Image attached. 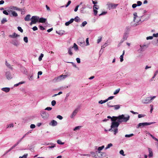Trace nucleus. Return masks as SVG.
I'll return each mask as SVG.
<instances>
[{
	"label": "nucleus",
	"mask_w": 158,
	"mask_h": 158,
	"mask_svg": "<svg viewBox=\"0 0 158 158\" xmlns=\"http://www.w3.org/2000/svg\"><path fill=\"white\" fill-rule=\"evenodd\" d=\"M107 118H110L112 121L110 126L111 128L109 131H113L114 134L115 135L118 132V127L120 124L122 122H127L129 120L130 116L127 114H123L118 116H113L112 117L108 116Z\"/></svg>",
	"instance_id": "f257e3e1"
},
{
	"label": "nucleus",
	"mask_w": 158,
	"mask_h": 158,
	"mask_svg": "<svg viewBox=\"0 0 158 158\" xmlns=\"http://www.w3.org/2000/svg\"><path fill=\"white\" fill-rule=\"evenodd\" d=\"M133 26H136L137 25L141 23V18L142 17H145L147 16L148 18L146 19L147 20L148 19L150 18V16L148 15H144L141 16H138L137 15V13L136 12H134L133 14Z\"/></svg>",
	"instance_id": "f03ea898"
},
{
	"label": "nucleus",
	"mask_w": 158,
	"mask_h": 158,
	"mask_svg": "<svg viewBox=\"0 0 158 158\" xmlns=\"http://www.w3.org/2000/svg\"><path fill=\"white\" fill-rule=\"evenodd\" d=\"M106 5L107 6V8L110 10L111 9H115L118 5V4H115L108 2H107Z\"/></svg>",
	"instance_id": "7ed1b4c3"
},
{
	"label": "nucleus",
	"mask_w": 158,
	"mask_h": 158,
	"mask_svg": "<svg viewBox=\"0 0 158 158\" xmlns=\"http://www.w3.org/2000/svg\"><path fill=\"white\" fill-rule=\"evenodd\" d=\"M31 22L30 23L31 25L33 24H35L37 22H39V17L37 16H33L31 19Z\"/></svg>",
	"instance_id": "20e7f679"
},
{
	"label": "nucleus",
	"mask_w": 158,
	"mask_h": 158,
	"mask_svg": "<svg viewBox=\"0 0 158 158\" xmlns=\"http://www.w3.org/2000/svg\"><path fill=\"white\" fill-rule=\"evenodd\" d=\"M40 115L44 120H47L49 117V114L47 112L44 111H41Z\"/></svg>",
	"instance_id": "39448f33"
},
{
	"label": "nucleus",
	"mask_w": 158,
	"mask_h": 158,
	"mask_svg": "<svg viewBox=\"0 0 158 158\" xmlns=\"http://www.w3.org/2000/svg\"><path fill=\"white\" fill-rule=\"evenodd\" d=\"M155 123V122L150 123H139L136 127V128H138L139 127H143L145 126L150 125L153 123Z\"/></svg>",
	"instance_id": "423d86ee"
},
{
	"label": "nucleus",
	"mask_w": 158,
	"mask_h": 158,
	"mask_svg": "<svg viewBox=\"0 0 158 158\" xmlns=\"http://www.w3.org/2000/svg\"><path fill=\"white\" fill-rule=\"evenodd\" d=\"M67 77V75H61L58 77L54 78L53 81L55 82H59L65 78Z\"/></svg>",
	"instance_id": "0eeeda50"
},
{
	"label": "nucleus",
	"mask_w": 158,
	"mask_h": 158,
	"mask_svg": "<svg viewBox=\"0 0 158 158\" xmlns=\"http://www.w3.org/2000/svg\"><path fill=\"white\" fill-rule=\"evenodd\" d=\"M7 11L10 16H12L14 17H16L18 15L17 13L15 11L9 10V9H8Z\"/></svg>",
	"instance_id": "6e6552de"
},
{
	"label": "nucleus",
	"mask_w": 158,
	"mask_h": 158,
	"mask_svg": "<svg viewBox=\"0 0 158 158\" xmlns=\"http://www.w3.org/2000/svg\"><path fill=\"white\" fill-rule=\"evenodd\" d=\"M148 46L146 44H143V45H140V48L138 50V51L139 52H141L144 51L145 49V47L147 48L148 47Z\"/></svg>",
	"instance_id": "1a4fd4ad"
},
{
	"label": "nucleus",
	"mask_w": 158,
	"mask_h": 158,
	"mask_svg": "<svg viewBox=\"0 0 158 158\" xmlns=\"http://www.w3.org/2000/svg\"><path fill=\"white\" fill-rule=\"evenodd\" d=\"M6 77L7 79L10 80L12 78L13 75L11 74L9 72H7L5 73Z\"/></svg>",
	"instance_id": "9d476101"
},
{
	"label": "nucleus",
	"mask_w": 158,
	"mask_h": 158,
	"mask_svg": "<svg viewBox=\"0 0 158 158\" xmlns=\"http://www.w3.org/2000/svg\"><path fill=\"white\" fill-rule=\"evenodd\" d=\"M142 102L144 104H148L151 103V101L150 99V97H147L146 98L142 100Z\"/></svg>",
	"instance_id": "9b49d317"
},
{
	"label": "nucleus",
	"mask_w": 158,
	"mask_h": 158,
	"mask_svg": "<svg viewBox=\"0 0 158 158\" xmlns=\"http://www.w3.org/2000/svg\"><path fill=\"white\" fill-rule=\"evenodd\" d=\"M57 124V122L54 120H52L51 121V122L49 123V125L50 126H51L53 127L56 126Z\"/></svg>",
	"instance_id": "f8f14e48"
},
{
	"label": "nucleus",
	"mask_w": 158,
	"mask_h": 158,
	"mask_svg": "<svg viewBox=\"0 0 158 158\" xmlns=\"http://www.w3.org/2000/svg\"><path fill=\"white\" fill-rule=\"evenodd\" d=\"M9 10H16L18 11H20L21 9L17 7L14 6H12L9 7Z\"/></svg>",
	"instance_id": "ddd939ff"
},
{
	"label": "nucleus",
	"mask_w": 158,
	"mask_h": 158,
	"mask_svg": "<svg viewBox=\"0 0 158 158\" xmlns=\"http://www.w3.org/2000/svg\"><path fill=\"white\" fill-rule=\"evenodd\" d=\"M1 90L6 93H8L10 91V88L9 87L2 88L1 89Z\"/></svg>",
	"instance_id": "4468645a"
},
{
	"label": "nucleus",
	"mask_w": 158,
	"mask_h": 158,
	"mask_svg": "<svg viewBox=\"0 0 158 158\" xmlns=\"http://www.w3.org/2000/svg\"><path fill=\"white\" fill-rule=\"evenodd\" d=\"M148 150L149 153V154L148 155V157L150 158L152 157L153 156V153L152 149L150 148H148Z\"/></svg>",
	"instance_id": "2eb2a0df"
},
{
	"label": "nucleus",
	"mask_w": 158,
	"mask_h": 158,
	"mask_svg": "<svg viewBox=\"0 0 158 158\" xmlns=\"http://www.w3.org/2000/svg\"><path fill=\"white\" fill-rule=\"evenodd\" d=\"M9 36L13 38H15L19 36V35H18L15 33H14L12 35H10Z\"/></svg>",
	"instance_id": "dca6fc26"
},
{
	"label": "nucleus",
	"mask_w": 158,
	"mask_h": 158,
	"mask_svg": "<svg viewBox=\"0 0 158 158\" xmlns=\"http://www.w3.org/2000/svg\"><path fill=\"white\" fill-rule=\"evenodd\" d=\"M74 21V19H71L69 21L66 22L65 23V25L66 26H68L70 24L73 23Z\"/></svg>",
	"instance_id": "f3484780"
},
{
	"label": "nucleus",
	"mask_w": 158,
	"mask_h": 158,
	"mask_svg": "<svg viewBox=\"0 0 158 158\" xmlns=\"http://www.w3.org/2000/svg\"><path fill=\"white\" fill-rule=\"evenodd\" d=\"M78 112V110L77 109L75 110L72 113V114L70 116V117L71 118H73L75 116Z\"/></svg>",
	"instance_id": "a211bd4d"
},
{
	"label": "nucleus",
	"mask_w": 158,
	"mask_h": 158,
	"mask_svg": "<svg viewBox=\"0 0 158 158\" xmlns=\"http://www.w3.org/2000/svg\"><path fill=\"white\" fill-rule=\"evenodd\" d=\"M146 134L150 136L154 139L155 141H157L158 142V139L154 137L149 132H147L146 133Z\"/></svg>",
	"instance_id": "6ab92c4d"
},
{
	"label": "nucleus",
	"mask_w": 158,
	"mask_h": 158,
	"mask_svg": "<svg viewBox=\"0 0 158 158\" xmlns=\"http://www.w3.org/2000/svg\"><path fill=\"white\" fill-rule=\"evenodd\" d=\"M31 15H26L25 17L24 18V20L26 21H29L30 19Z\"/></svg>",
	"instance_id": "aec40b11"
},
{
	"label": "nucleus",
	"mask_w": 158,
	"mask_h": 158,
	"mask_svg": "<svg viewBox=\"0 0 158 158\" xmlns=\"http://www.w3.org/2000/svg\"><path fill=\"white\" fill-rule=\"evenodd\" d=\"M73 47H70L68 49V53L70 56H72L73 54V53L72 52V49Z\"/></svg>",
	"instance_id": "412c9836"
},
{
	"label": "nucleus",
	"mask_w": 158,
	"mask_h": 158,
	"mask_svg": "<svg viewBox=\"0 0 158 158\" xmlns=\"http://www.w3.org/2000/svg\"><path fill=\"white\" fill-rule=\"evenodd\" d=\"M128 36V34L127 33H125L123 35V39L124 40H126Z\"/></svg>",
	"instance_id": "4be33fe9"
},
{
	"label": "nucleus",
	"mask_w": 158,
	"mask_h": 158,
	"mask_svg": "<svg viewBox=\"0 0 158 158\" xmlns=\"http://www.w3.org/2000/svg\"><path fill=\"white\" fill-rule=\"evenodd\" d=\"M46 20V19H44L43 18H41L40 19L39 18V22L40 23H43L45 22Z\"/></svg>",
	"instance_id": "5701e85b"
},
{
	"label": "nucleus",
	"mask_w": 158,
	"mask_h": 158,
	"mask_svg": "<svg viewBox=\"0 0 158 158\" xmlns=\"http://www.w3.org/2000/svg\"><path fill=\"white\" fill-rule=\"evenodd\" d=\"M125 51L124 50L123 51V53L122 55H121L120 57V61L121 62H122L123 60V56L124 55Z\"/></svg>",
	"instance_id": "b1692460"
},
{
	"label": "nucleus",
	"mask_w": 158,
	"mask_h": 158,
	"mask_svg": "<svg viewBox=\"0 0 158 158\" xmlns=\"http://www.w3.org/2000/svg\"><path fill=\"white\" fill-rule=\"evenodd\" d=\"M13 44L16 46H18L19 44V43L16 40H14L13 41Z\"/></svg>",
	"instance_id": "393cba45"
},
{
	"label": "nucleus",
	"mask_w": 158,
	"mask_h": 158,
	"mask_svg": "<svg viewBox=\"0 0 158 158\" xmlns=\"http://www.w3.org/2000/svg\"><path fill=\"white\" fill-rule=\"evenodd\" d=\"M14 124L13 123H11L9 124H7L6 125V128H12L14 127Z\"/></svg>",
	"instance_id": "a878e982"
},
{
	"label": "nucleus",
	"mask_w": 158,
	"mask_h": 158,
	"mask_svg": "<svg viewBox=\"0 0 158 158\" xmlns=\"http://www.w3.org/2000/svg\"><path fill=\"white\" fill-rule=\"evenodd\" d=\"M73 48H74V50L76 51H77L78 50V47L76 43L74 44L73 46Z\"/></svg>",
	"instance_id": "bb28decb"
},
{
	"label": "nucleus",
	"mask_w": 158,
	"mask_h": 158,
	"mask_svg": "<svg viewBox=\"0 0 158 158\" xmlns=\"http://www.w3.org/2000/svg\"><path fill=\"white\" fill-rule=\"evenodd\" d=\"M7 21V20L6 18H3L1 21V23L2 24H3L5 23Z\"/></svg>",
	"instance_id": "cd10ccee"
},
{
	"label": "nucleus",
	"mask_w": 158,
	"mask_h": 158,
	"mask_svg": "<svg viewBox=\"0 0 158 158\" xmlns=\"http://www.w3.org/2000/svg\"><path fill=\"white\" fill-rule=\"evenodd\" d=\"M121 105H113V107H114V109L115 110H117L120 108Z\"/></svg>",
	"instance_id": "c85d7f7f"
},
{
	"label": "nucleus",
	"mask_w": 158,
	"mask_h": 158,
	"mask_svg": "<svg viewBox=\"0 0 158 158\" xmlns=\"http://www.w3.org/2000/svg\"><path fill=\"white\" fill-rule=\"evenodd\" d=\"M5 64L7 66V67H8V68L10 69H12V66H11L8 63L7 61H6Z\"/></svg>",
	"instance_id": "c756f323"
},
{
	"label": "nucleus",
	"mask_w": 158,
	"mask_h": 158,
	"mask_svg": "<svg viewBox=\"0 0 158 158\" xmlns=\"http://www.w3.org/2000/svg\"><path fill=\"white\" fill-rule=\"evenodd\" d=\"M87 24V23L86 21H85L83 22L81 24V25L80 26L81 27H85Z\"/></svg>",
	"instance_id": "7c9ffc66"
},
{
	"label": "nucleus",
	"mask_w": 158,
	"mask_h": 158,
	"mask_svg": "<svg viewBox=\"0 0 158 158\" xmlns=\"http://www.w3.org/2000/svg\"><path fill=\"white\" fill-rule=\"evenodd\" d=\"M107 106L109 107H113V105H112V102H109L107 103Z\"/></svg>",
	"instance_id": "2f4dec72"
},
{
	"label": "nucleus",
	"mask_w": 158,
	"mask_h": 158,
	"mask_svg": "<svg viewBox=\"0 0 158 158\" xmlns=\"http://www.w3.org/2000/svg\"><path fill=\"white\" fill-rule=\"evenodd\" d=\"M74 19V20H75V21L77 22H79L80 21V19L78 16H76V17H75Z\"/></svg>",
	"instance_id": "473e14b6"
},
{
	"label": "nucleus",
	"mask_w": 158,
	"mask_h": 158,
	"mask_svg": "<svg viewBox=\"0 0 158 158\" xmlns=\"http://www.w3.org/2000/svg\"><path fill=\"white\" fill-rule=\"evenodd\" d=\"M113 146V144L112 143H110L109 144H108L107 146L106 147L105 149L106 150L108 149H109V148L110 147H112Z\"/></svg>",
	"instance_id": "72a5a7b5"
},
{
	"label": "nucleus",
	"mask_w": 158,
	"mask_h": 158,
	"mask_svg": "<svg viewBox=\"0 0 158 158\" xmlns=\"http://www.w3.org/2000/svg\"><path fill=\"white\" fill-rule=\"evenodd\" d=\"M109 44V42L108 41H107L102 46V48H104L105 47H106V46H107Z\"/></svg>",
	"instance_id": "f704fd0d"
},
{
	"label": "nucleus",
	"mask_w": 158,
	"mask_h": 158,
	"mask_svg": "<svg viewBox=\"0 0 158 158\" xmlns=\"http://www.w3.org/2000/svg\"><path fill=\"white\" fill-rule=\"evenodd\" d=\"M90 154L92 155L93 157L97 158V156L96 155L95 153L93 152H90Z\"/></svg>",
	"instance_id": "c9c22d12"
},
{
	"label": "nucleus",
	"mask_w": 158,
	"mask_h": 158,
	"mask_svg": "<svg viewBox=\"0 0 158 158\" xmlns=\"http://www.w3.org/2000/svg\"><path fill=\"white\" fill-rule=\"evenodd\" d=\"M104 148V146L103 145L101 147H99L98 148V150L99 152L102 150Z\"/></svg>",
	"instance_id": "e433bc0d"
},
{
	"label": "nucleus",
	"mask_w": 158,
	"mask_h": 158,
	"mask_svg": "<svg viewBox=\"0 0 158 158\" xmlns=\"http://www.w3.org/2000/svg\"><path fill=\"white\" fill-rule=\"evenodd\" d=\"M57 143L59 144L63 145L64 144V142H62L60 140H58L57 141Z\"/></svg>",
	"instance_id": "4c0bfd02"
},
{
	"label": "nucleus",
	"mask_w": 158,
	"mask_h": 158,
	"mask_svg": "<svg viewBox=\"0 0 158 158\" xmlns=\"http://www.w3.org/2000/svg\"><path fill=\"white\" fill-rule=\"evenodd\" d=\"M44 56V54L42 53H41L40 56L39 57V61H40L42 60V58Z\"/></svg>",
	"instance_id": "58836bf2"
},
{
	"label": "nucleus",
	"mask_w": 158,
	"mask_h": 158,
	"mask_svg": "<svg viewBox=\"0 0 158 158\" xmlns=\"http://www.w3.org/2000/svg\"><path fill=\"white\" fill-rule=\"evenodd\" d=\"M81 127V126H78L74 128L73 130L74 131H77V130H78L80 129Z\"/></svg>",
	"instance_id": "ea45409f"
},
{
	"label": "nucleus",
	"mask_w": 158,
	"mask_h": 158,
	"mask_svg": "<svg viewBox=\"0 0 158 158\" xmlns=\"http://www.w3.org/2000/svg\"><path fill=\"white\" fill-rule=\"evenodd\" d=\"M64 32V31H60L58 32L57 31H56V33L60 35H63V33Z\"/></svg>",
	"instance_id": "a19ab883"
},
{
	"label": "nucleus",
	"mask_w": 158,
	"mask_h": 158,
	"mask_svg": "<svg viewBox=\"0 0 158 158\" xmlns=\"http://www.w3.org/2000/svg\"><path fill=\"white\" fill-rule=\"evenodd\" d=\"M106 100H100L98 102V103L101 104H102L106 102Z\"/></svg>",
	"instance_id": "79ce46f5"
},
{
	"label": "nucleus",
	"mask_w": 158,
	"mask_h": 158,
	"mask_svg": "<svg viewBox=\"0 0 158 158\" xmlns=\"http://www.w3.org/2000/svg\"><path fill=\"white\" fill-rule=\"evenodd\" d=\"M18 144V143H16L13 146H12L9 149V151H11V150H12L13 148H15L16 146H17Z\"/></svg>",
	"instance_id": "37998d69"
},
{
	"label": "nucleus",
	"mask_w": 158,
	"mask_h": 158,
	"mask_svg": "<svg viewBox=\"0 0 158 158\" xmlns=\"http://www.w3.org/2000/svg\"><path fill=\"white\" fill-rule=\"evenodd\" d=\"M120 89H118L116 90L114 92V95H116V94H118L119 93V92L120 91Z\"/></svg>",
	"instance_id": "c03bdc74"
},
{
	"label": "nucleus",
	"mask_w": 158,
	"mask_h": 158,
	"mask_svg": "<svg viewBox=\"0 0 158 158\" xmlns=\"http://www.w3.org/2000/svg\"><path fill=\"white\" fill-rule=\"evenodd\" d=\"M134 134H131L129 135H126L125 136L126 137H130L132 136Z\"/></svg>",
	"instance_id": "a18cd8bd"
},
{
	"label": "nucleus",
	"mask_w": 158,
	"mask_h": 158,
	"mask_svg": "<svg viewBox=\"0 0 158 158\" xmlns=\"http://www.w3.org/2000/svg\"><path fill=\"white\" fill-rule=\"evenodd\" d=\"M23 40L26 43H27L28 42V38L27 37H25L23 38Z\"/></svg>",
	"instance_id": "49530a36"
},
{
	"label": "nucleus",
	"mask_w": 158,
	"mask_h": 158,
	"mask_svg": "<svg viewBox=\"0 0 158 158\" xmlns=\"http://www.w3.org/2000/svg\"><path fill=\"white\" fill-rule=\"evenodd\" d=\"M3 14H4L6 15H8L9 14V13L8 12L7 10V11L6 10H4L3 11Z\"/></svg>",
	"instance_id": "de8ad7c7"
},
{
	"label": "nucleus",
	"mask_w": 158,
	"mask_h": 158,
	"mask_svg": "<svg viewBox=\"0 0 158 158\" xmlns=\"http://www.w3.org/2000/svg\"><path fill=\"white\" fill-rule=\"evenodd\" d=\"M145 116V115L144 114H139L138 115V117L139 118H141L144 117V116Z\"/></svg>",
	"instance_id": "09e8293b"
},
{
	"label": "nucleus",
	"mask_w": 158,
	"mask_h": 158,
	"mask_svg": "<svg viewBox=\"0 0 158 158\" xmlns=\"http://www.w3.org/2000/svg\"><path fill=\"white\" fill-rule=\"evenodd\" d=\"M52 144V145L51 146H49L48 147V148L50 149V148H54V147H55L56 146V145L55 144Z\"/></svg>",
	"instance_id": "8fccbe9b"
},
{
	"label": "nucleus",
	"mask_w": 158,
	"mask_h": 158,
	"mask_svg": "<svg viewBox=\"0 0 158 158\" xmlns=\"http://www.w3.org/2000/svg\"><path fill=\"white\" fill-rule=\"evenodd\" d=\"M137 6H141L142 4V2H141L140 1H138L137 2Z\"/></svg>",
	"instance_id": "3c124183"
},
{
	"label": "nucleus",
	"mask_w": 158,
	"mask_h": 158,
	"mask_svg": "<svg viewBox=\"0 0 158 158\" xmlns=\"http://www.w3.org/2000/svg\"><path fill=\"white\" fill-rule=\"evenodd\" d=\"M156 97V96H153L150 97V99L151 102H152V101Z\"/></svg>",
	"instance_id": "603ef678"
},
{
	"label": "nucleus",
	"mask_w": 158,
	"mask_h": 158,
	"mask_svg": "<svg viewBox=\"0 0 158 158\" xmlns=\"http://www.w3.org/2000/svg\"><path fill=\"white\" fill-rule=\"evenodd\" d=\"M119 153L120 154L124 156H125V154H124V152L123 150H121L120 151Z\"/></svg>",
	"instance_id": "864d4df0"
},
{
	"label": "nucleus",
	"mask_w": 158,
	"mask_h": 158,
	"mask_svg": "<svg viewBox=\"0 0 158 158\" xmlns=\"http://www.w3.org/2000/svg\"><path fill=\"white\" fill-rule=\"evenodd\" d=\"M56 104V101L55 100H53L51 102V104L52 106H54Z\"/></svg>",
	"instance_id": "5fc2aeb1"
},
{
	"label": "nucleus",
	"mask_w": 158,
	"mask_h": 158,
	"mask_svg": "<svg viewBox=\"0 0 158 158\" xmlns=\"http://www.w3.org/2000/svg\"><path fill=\"white\" fill-rule=\"evenodd\" d=\"M98 5H94V7H93V10H97L98 9Z\"/></svg>",
	"instance_id": "6e6d98bb"
},
{
	"label": "nucleus",
	"mask_w": 158,
	"mask_h": 158,
	"mask_svg": "<svg viewBox=\"0 0 158 158\" xmlns=\"http://www.w3.org/2000/svg\"><path fill=\"white\" fill-rule=\"evenodd\" d=\"M153 39V36H149L148 37H146V40H152Z\"/></svg>",
	"instance_id": "4d7b16f0"
},
{
	"label": "nucleus",
	"mask_w": 158,
	"mask_h": 158,
	"mask_svg": "<svg viewBox=\"0 0 158 158\" xmlns=\"http://www.w3.org/2000/svg\"><path fill=\"white\" fill-rule=\"evenodd\" d=\"M18 30L21 32H23V30L22 29L21 27H18Z\"/></svg>",
	"instance_id": "13d9d810"
},
{
	"label": "nucleus",
	"mask_w": 158,
	"mask_h": 158,
	"mask_svg": "<svg viewBox=\"0 0 158 158\" xmlns=\"http://www.w3.org/2000/svg\"><path fill=\"white\" fill-rule=\"evenodd\" d=\"M85 41H86V45L87 46L89 45V38H87L86 39Z\"/></svg>",
	"instance_id": "bf43d9fd"
},
{
	"label": "nucleus",
	"mask_w": 158,
	"mask_h": 158,
	"mask_svg": "<svg viewBox=\"0 0 158 158\" xmlns=\"http://www.w3.org/2000/svg\"><path fill=\"white\" fill-rule=\"evenodd\" d=\"M79 44L81 46H83V45L85 44V41L84 40H83L82 42H79Z\"/></svg>",
	"instance_id": "052dcab7"
},
{
	"label": "nucleus",
	"mask_w": 158,
	"mask_h": 158,
	"mask_svg": "<svg viewBox=\"0 0 158 158\" xmlns=\"http://www.w3.org/2000/svg\"><path fill=\"white\" fill-rule=\"evenodd\" d=\"M107 13V12L106 11H104L102 12V13L101 14H100L99 15V16L102 15H104L106 14Z\"/></svg>",
	"instance_id": "680f3d73"
},
{
	"label": "nucleus",
	"mask_w": 158,
	"mask_h": 158,
	"mask_svg": "<svg viewBox=\"0 0 158 158\" xmlns=\"http://www.w3.org/2000/svg\"><path fill=\"white\" fill-rule=\"evenodd\" d=\"M153 37H158V33H154L153 34Z\"/></svg>",
	"instance_id": "e2e57ef3"
},
{
	"label": "nucleus",
	"mask_w": 158,
	"mask_h": 158,
	"mask_svg": "<svg viewBox=\"0 0 158 158\" xmlns=\"http://www.w3.org/2000/svg\"><path fill=\"white\" fill-rule=\"evenodd\" d=\"M114 98V96H110L107 99H106V102H107L109 100L112 99Z\"/></svg>",
	"instance_id": "0e129e2a"
},
{
	"label": "nucleus",
	"mask_w": 158,
	"mask_h": 158,
	"mask_svg": "<svg viewBox=\"0 0 158 158\" xmlns=\"http://www.w3.org/2000/svg\"><path fill=\"white\" fill-rule=\"evenodd\" d=\"M57 118L59 119L60 120H61L63 119V117L62 116L60 115H58L57 116Z\"/></svg>",
	"instance_id": "69168bd1"
},
{
	"label": "nucleus",
	"mask_w": 158,
	"mask_h": 158,
	"mask_svg": "<svg viewBox=\"0 0 158 158\" xmlns=\"http://www.w3.org/2000/svg\"><path fill=\"white\" fill-rule=\"evenodd\" d=\"M76 61L78 63H80L81 62L80 59L79 58H77L76 59Z\"/></svg>",
	"instance_id": "338daca9"
},
{
	"label": "nucleus",
	"mask_w": 158,
	"mask_h": 158,
	"mask_svg": "<svg viewBox=\"0 0 158 158\" xmlns=\"http://www.w3.org/2000/svg\"><path fill=\"white\" fill-rule=\"evenodd\" d=\"M137 6L136 4H133L132 5V7L133 8H136Z\"/></svg>",
	"instance_id": "774afa93"
}]
</instances>
